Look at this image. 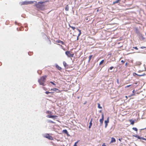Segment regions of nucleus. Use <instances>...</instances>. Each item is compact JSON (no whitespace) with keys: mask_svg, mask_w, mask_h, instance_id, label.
<instances>
[{"mask_svg":"<svg viewBox=\"0 0 146 146\" xmlns=\"http://www.w3.org/2000/svg\"><path fill=\"white\" fill-rule=\"evenodd\" d=\"M45 93L46 94H48L49 93H53V92H45Z\"/></svg>","mask_w":146,"mask_h":146,"instance_id":"28","label":"nucleus"},{"mask_svg":"<svg viewBox=\"0 0 146 146\" xmlns=\"http://www.w3.org/2000/svg\"><path fill=\"white\" fill-rule=\"evenodd\" d=\"M135 95V93H133L132 94H131L130 96H129V97H131L132 96H134Z\"/></svg>","mask_w":146,"mask_h":146,"instance_id":"30","label":"nucleus"},{"mask_svg":"<svg viewBox=\"0 0 146 146\" xmlns=\"http://www.w3.org/2000/svg\"><path fill=\"white\" fill-rule=\"evenodd\" d=\"M44 137L50 140H53V137L51 135H50L48 133L45 134L44 135Z\"/></svg>","mask_w":146,"mask_h":146,"instance_id":"3","label":"nucleus"},{"mask_svg":"<svg viewBox=\"0 0 146 146\" xmlns=\"http://www.w3.org/2000/svg\"><path fill=\"white\" fill-rule=\"evenodd\" d=\"M69 7L68 5H67L65 7V10L66 11H68L69 10Z\"/></svg>","mask_w":146,"mask_h":146,"instance_id":"17","label":"nucleus"},{"mask_svg":"<svg viewBox=\"0 0 146 146\" xmlns=\"http://www.w3.org/2000/svg\"><path fill=\"white\" fill-rule=\"evenodd\" d=\"M132 129L136 131H137V129L136 127H133Z\"/></svg>","mask_w":146,"mask_h":146,"instance_id":"25","label":"nucleus"},{"mask_svg":"<svg viewBox=\"0 0 146 146\" xmlns=\"http://www.w3.org/2000/svg\"><path fill=\"white\" fill-rule=\"evenodd\" d=\"M134 136L135 137H136L137 138L139 139L146 140V139L143 138V137H139V136L137 135H135Z\"/></svg>","mask_w":146,"mask_h":146,"instance_id":"7","label":"nucleus"},{"mask_svg":"<svg viewBox=\"0 0 146 146\" xmlns=\"http://www.w3.org/2000/svg\"><path fill=\"white\" fill-rule=\"evenodd\" d=\"M121 0H117L113 2V4L118 3Z\"/></svg>","mask_w":146,"mask_h":146,"instance_id":"16","label":"nucleus"},{"mask_svg":"<svg viewBox=\"0 0 146 146\" xmlns=\"http://www.w3.org/2000/svg\"><path fill=\"white\" fill-rule=\"evenodd\" d=\"M113 67H110V70H111Z\"/></svg>","mask_w":146,"mask_h":146,"instance_id":"40","label":"nucleus"},{"mask_svg":"<svg viewBox=\"0 0 146 146\" xmlns=\"http://www.w3.org/2000/svg\"><path fill=\"white\" fill-rule=\"evenodd\" d=\"M51 90H53L54 91H58V92H61V91L58 89L56 88H54L53 89H51Z\"/></svg>","mask_w":146,"mask_h":146,"instance_id":"10","label":"nucleus"},{"mask_svg":"<svg viewBox=\"0 0 146 146\" xmlns=\"http://www.w3.org/2000/svg\"><path fill=\"white\" fill-rule=\"evenodd\" d=\"M98 107L100 109L102 108V107L100 106V105L99 104H98Z\"/></svg>","mask_w":146,"mask_h":146,"instance_id":"29","label":"nucleus"},{"mask_svg":"<svg viewBox=\"0 0 146 146\" xmlns=\"http://www.w3.org/2000/svg\"><path fill=\"white\" fill-rule=\"evenodd\" d=\"M132 92L133 93H135L134 92H135V90H134L133 91H132Z\"/></svg>","mask_w":146,"mask_h":146,"instance_id":"41","label":"nucleus"},{"mask_svg":"<svg viewBox=\"0 0 146 146\" xmlns=\"http://www.w3.org/2000/svg\"><path fill=\"white\" fill-rule=\"evenodd\" d=\"M92 119H91V120H90V123H89L90 125H91L92 126Z\"/></svg>","mask_w":146,"mask_h":146,"instance_id":"26","label":"nucleus"},{"mask_svg":"<svg viewBox=\"0 0 146 146\" xmlns=\"http://www.w3.org/2000/svg\"><path fill=\"white\" fill-rule=\"evenodd\" d=\"M115 141V139L113 137H112L111 138V140L110 142V143H112L114 142Z\"/></svg>","mask_w":146,"mask_h":146,"instance_id":"14","label":"nucleus"},{"mask_svg":"<svg viewBox=\"0 0 146 146\" xmlns=\"http://www.w3.org/2000/svg\"><path fill=\"white\" fill-rule=\"evenodd\" d=\"M121 62L123 63H124L125 62L123 60H121Z\"/></svg>","mask_w":146,"mask_h":146,"instance_id":"37","label":"nucleus"},{"mask_svg":"<svg viewBox=\"0 0 146 146\" xmlns=\"http://www.w3.org/2000/svg\"><path fill=\"white\" fill-rule=\"evenodd\" d=\"M117 83L119 84V80H118V79H117Z\"/></svg>","mask_w":146,"mask_h":146,"instance_id":"38","label":"nucleus"},{"mask_svg":"<svg viewBox=\"0 0 146 146\" xmlns=\"http://www.w3.org/2000/svg\"><path fill=\"white\" fill-rule=\"evenodd\" d=\"M46 2V1H40L35 4V6L38 9L43 10L44 9V5L43 4Z\"/></svg>","mask_w":146,"mask_h":146,"instance_id":"1","label":"nucleus"},{"mask_svg":"<svg viewBox=\"0 0 146 146\" xmlns=\"http://www.w3.org/2000/svg\"><path fill=\"white\" fill-rule=\"evenodd\" d=\"M119 141H121V139H119Z\"/></svg>","mask_w":146,"mask_h":146,"instance_id":"43","label":"nucleus"},{"mask_svg":"<svg viewBox=\"0 0 146 146\" xmlns=\"http://www.w3.org/2000/svg\"><path fill=\"white\" fill-rule=\"evenodd\" d=\"M102 119L100 120V125H102L104 120V115L103 114H102Z\"/></svg>","mask_w":146,"mask_h":146,"instance_id":"6","label":"nucleus"},{"mask_svg":"<svg viewBox=\"0 0 146 146\" xmlns=\"http://www.w3.org/2000/svg\"><path fill=\"white\" fill-rule=\"evenodd\" d=\"M27 27V26H25V27Z\"/></svg>","mask_w":146,"mask_h":146,"instance_id":"45","label":"nucleus"},{"mask_svg":"<svg viewBox=\"0 0 146 146\" xmlns=\"http://www.w3.org/2000/svg\"><path fill=\"white\" fill-rule=\"evenodd\" d=\"M125 97H126V98H127V96H126Z\"/></svg>","mask_w":146,"mask_h":146,"instance_id":"44","label":"nucleus"},{"mask_svg":"<svg viewBox=\"0 0 146 146\" xmlns=\"http://www.w3.org/2000/svg\"><path fill=\"white\" fill-rule=\"evenodd\" d=\"M108 123H105V128H106L107 126V125H108Z\"/></svg>","mask_w":146,"mask_h":146,"instance_id":"34","label":"nucleus"},{"mask_svg":"<svg viewBox=\"0 0 146 146\" xmlns=\"http://www.w3.org/2000/svg\"><path fill=\"white\" fill-rule=\"evenodd\" d=\"M109 118L108 117V119H107V120H105V123H109Z\"/></svg>","mask_w":146,"mask_h":146,"instance_id":"21","label":"nucleus"},{"mask_svg":"<svg viewBox=\"0 0 146 146\" xmlns=\"http://www.w3.org/2000/svg\"><path fill=\"white\" fill-rule=\"evenodd\" d=\"M56 42L58 43H60L62 44H64V42H63L62 41L60 40H57L56 41Z\"/></svg>","mask_w":146,"mask_h":146,"instance_id":"11","label":"nucleus"},{"mask_svg":"<svg viewBox=\"0 0 146 146\" xmlns=\"http://www.w3.org/2000/svg\"><path fill=\"white\" fill-rule=\"evenodd\" d=\"M62 132L66 134L67 135L68 134V132L67 131L66 129L63 130L62 131Z\"/></svg>","mask_w":146,"mask_h":146,"instance_id":"15","label":"nucleus"},{"mask_svg":"<svg viewBox=\"0 0 146 146\" xmlns=\"http://www.w3.org/2000/svg\"><path fill=\"white\" fill-rule=\"evenodd\" d=\"M129 122L131 123V124L132 125H133L134 123V120H132V119H129Z\"/></svg>","mask_w":146,"mask_h":146,"instance_id":"12","label":"nucleus"},{"mask_svg":"<svg viewBox=\"0 0 146 146\" xmlns=\"http://www.w3.org/2000/svg\"><path fill=\"white\" fill-rule=\"evenodd\" d=\"M56 67L59 70H60L62 69V68L57 64L56 65Z\"/></svg>","mask_w":146,"mask_h":146,"instance_id":"13","label":"nucleus"},{"mask_svg":"<svg viewBox=\"0 0 146 146\" xmlns=\"http://www.w3.org/2000/svg\"><path fill=\"white\" fill-rule=\"evenodd\" d=\"M79 141V140H78L74 144L73 146H77V144L78 143Z\"/></svg>","mask_w":146,"mask_h":146,"instance_id":"20","label":"nucleus"},{"mask_svg":"<svg viewBox=\"0 0 146 146\" xmlns=\"http://www.w3.org/2000/svg\"><path fill=\"white\" fill-rule=\"evenodd\" d=\"M63 64L65 67H66L67 66H68V65L67 64L66 62L65 61H64L63 62Z\"/></svg>","mask_w":146,"mask_h":146,"instance_id":"18","label":"nucleus"},{"mask_svg":"<svg viewBox=\"0 0 146 146\" xmlns=\"http://www.w3.org/2000/svg\"><path fill=\"white\" fill-rule=\"evenodd\" d=\"M69 26L71 28H72V29L73 30H74L75 29V27H72V26H70V25H69Z\"/></svg>","mask_w":146,"mask_h":146,"instance_id":"23","label":"nucleus"},{"mask_svg":"<svg viewBox=\"0 0 146 146\" xmlns=\"http://www.w3.org/2000/svg\"><path fill=\"white\" fill-rule=\"evenodd\" d=\"M65 54L68 57H73L74 55V54H71L69 51H66L65 52Z\"/></svg>","mask_w":146,"mask_h":146,"instance_id":"4","label":"nucleus"},{"mask_svg":"<svg viewBox=\"0 0 146 146\" xmlns=\"http://www.w3.org/2000/svg\"><path fill=\"white\" fill-rule=\"evenodd\" d=\"M46 117L48 118H52V119H56L58 117V116L56 115H48L46 116Z\"/></svg>","mask_w":146,"mask_h":146,"instance_id":"5","label":"nucleus"},{"mask_svg":"<svg viewBox=\"0 0 146 146\" xmlns=\"http://www.w3.org/2000/svg\"><path fill=\"white\" fill-rule=\"evenodd\" d=\"M131 86V85H128V86H125V88H128V87H129V86Z\"/></svg>","mask_w":146,"mask_h":146,"instance_id":"35","label":"nucleus"},{"mask_svg":"<svg viewBox=\"0 0 146 146\" xmlns=\"http://www.w3.org/2000/svg\"><path fill=\"white\" fill-rule=\"evenodd\" d=\"M140 48L141 49H143L144 48H146V47L145 46H141L140 47Z\"/></svg>","mask_w":146,"mask_h":146,"instance_id":"31","label":"nucleus"},{"mask_svg":"<svg viewBox=\"0 0 146 146\" xmlns=\"http://www.w3.org/2000/svg\"><path fill=\"white\" fill-rule=\"evenodd\" d=\"M46 77L47 76L46 75L42 76L38 80V82L40 85H44V83Z\"/></svg>","mask_w":146,"mask_h":146,"instance_id":"2","label":"nucleus"},{"mask_svg":"<svg viewBox=\"0 0 146 146\" xmlns=\"http://www.w3.org/2000/svg\"><path fill=\"white\" fill-rule=\"evenodd\" d=\"M145 34L146 35V33H145Z\"/></svg>","mask_w":146,"mask_h":146,"instance_id":"46","label":"nucleus"},{"mask_svg":"<svg viewBox=\"0 0 146 146\" xmlns=\"http://www.w3.org/2000/svg\"><path fill=\"white\" fill-rule=\"evenodd\" d=\"M102 146H106L105 145V144L104 143L102 144Z\"/></svg>","mask_w":146,"mask_h":146,"instance_id":"36","label":"nucleus"},{"mask_svg":"<svg viewBox=\"0 0 146 146\" xmlns=\"http://www.w3.org/2000/svg\"><path fill=\"white\" fill-rule=\"evenodd\" d=\"M104 62V60H102L101 62H100V65L102 64Z\"/></svg>","mask_w":146,"mask_h":146,"instance_id":"27","label":"nucleus"},{"mask_svg":"<svg viewBox=\"0 0 146 146\" xmlns=\"http://www.w3.org/2000/svg\"><path fill=\"white\" fill-rule=\"evenodd\" d=\"M46 113L47 114H52V112L51 111H46Z\"/></svg>","mask_w":146,"mask_h":146,"instance_id":"19","label":"nucleus"},{"mask_svg":"<svg viewBox=\"0 0 146 146\" xmlns=\"http://www.w3.org/2000/svg\"><path fill=\"white\" fill-rule=\"evenodd\" d=\"M50 83L54 85H56V84L52 82H50Z\"/></svg>","mask_w":146,"mask_h":146,"instance_id":"33","label":"nucleus"},{"mask_svg":"<svg viewBox=\"0 0 146 146\" xmlns=\"http://www.w3.org/2000/svg\"><path fill=\"white\" fill-rule=\"evenodd\" d=\"M31 3H33V2L31 3L29 2H27V1H23L21 3V5H27L28 4H31Z\"/></svg>","mask_w":146,"mask_h":146,"instance_id":"8","label":"nucleus"},{"mask_svg":"<svg viewBox=\"0 0 146 146\" xmlns=\"http://www.w3.org/2000/svg\"><path fill=\"white\" fill-rule=\"evenodd\" d=\"M133 48L135 49H136V50H138V48L136 46V47H133Z\"/></svg>","mask_w":146,"mask_h":146,"instance_id":"32","label":"nucleus"},{"mask_svg":"<svg viewBox=\"0 0 146 146\" xmlns=\"http://www.w3.org/2000/svg\"><path fill=\"white\" fill-rule=\"evenodd\" d=\"M91 126H92V125H89V128H91Z\"/></svg>","mask_w":146,"mask_h":146,"instance_id":"39","label":"nucleus"},{"mask_svg":"<svg viewBox=\"0 0 146 146\" xmlns=\"http://www.w3.org/2000/svg\"><path fill=\"white\" fill-rule=\"evenodd\" d=\"M48 122L51 123H55L54 122L51 120H49L48 121Z\"/></svg>","mask_w":146,"mask_h":146,"instance_id":"22","label":"nucleus"},{"mask_svg":"<svg viewBox=\"0 0 146 146\" xmlns=\"http://www.w3.org/2000/svg\"><path fill=\"white\" fill-rule=\"evenodd\" d=\"M127 63H125V66H127Z\"/></svg>","mask_w":146,"mask_h":146,"instance_id":"42","label":"nucleus"},{"mask_svg":"<svg viewBox=\"0 0 146 146\" xmlns=\"http://www.w3.org/2000/svg\"><path fill=\"white\" fill-rule=\"evenodd\" d=\"M77 29L79 32V33L78 34V35L77 36V40H78L79 39V36H80V35H81V30H80L79 29L77 28Z\"/></svg>","mask_w":146,"mask_h":146,"instance_id":"9","label":"nucleus"},{"mask_svg":"<svg viewBox=\"0 0 146 146\" xmlns=\"http://www.w3.org/2000/svg\"><path fill=\"white\" fill-rule=\"evenodd\" d=\"M93 56V55H91L90 56H89V62L90 60L91 59V58Z\"/></svg>","mask_w":146,"mask_h":146,"instance_id":"24","label":"nucleus"}]
</instances>
